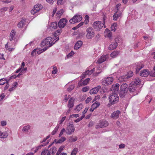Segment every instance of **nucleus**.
I'll return each mask as SVG.
<instances>
[{
  "instance_id": "603ef678",
  "label": "nucleus",
  "mask_w": 155,
  "mask_h": 155,
  "mask_svg": "<svg viewBox=\"0 0 155 155\" xmlns=\"http://www.w3.org/2000/svg\"><path fill=\"white\" fill-rule=\"evenodd\" d=\"M64 128H63L61 131L59 135V137H60L63 134V133L65 131Z\"/></svg>"
},
{
  "instance_id": "f257e3e1",
  "label": "nucleus",
  "mask_w": 155,
  "mask_h": 155,
  "mask_svg": "<svg viewBox=\"0 0 155 155\" xmlns=\"http://www.w3.org/2000/svg\"><path fill=\"white\" fill-rule=\"evenodd\" d=\"M141 81L139 78L135 79V81L130 83L128 87V91L134 95L137 94L139 92Z\"/></svg>"
},
{
  "instance_id": "bb28decb",
  "label": "nucleus",
  "mask_w": 155,
  "mask_h": 155,
  "mask_svg": "<svg viewBox=\"0 0 155 155\" xmlns=\"http://www.w3.org/2000/svg\"><path fill=\"white\" fill-rule=\"evenodd\" d=\"M66 140V138L64 137H62L61 139H60L59 140L57 141L56 142V144H57L59 143H61L64 141H65Z\"/></svg>"
},
{
  "instance_id": "c03bdc74",
  "label": "nucleus",
  "mask_w": 155,
  "mask_h": 155,
  "mask_svg": "<svg viewBox=\"0 0 155 155\" xmlns=\"http://www.w3.org/2000/svg\"><path fill=\"white\" fill-rule=\"evenodd\" d=\"M64 11L62 9H61L60 11L57 12V14L58 16H61L63 13Z\"/></svg>"
},
{
  "instance_id": "49530a36",
  "label": "nucleus",
  "mask_w": 155,
  "mask_h": 155,
  "mask_svg": "<svg viewBox=\"0 0 155 155\" xmlns=\"http://www.w3.org/2000/svg\"><path fill=\"white\" fill-rule=\"evenodd\" d=\"M74 52L71 51L70 53H69L68 54L67 56V58H70L73 56V55L74 54Z\"/></svg>"
},
{
  "instance_id": "864d4df0",
  "label": "nucleus",
  "mask_w": 155,
  "mask_h": 155,
  "mask_svg": "<svg viewBox=\"0 0 155 155\" xmlns=\"http://www.w3.org/2000/svg\"><path fill=\"white\" fill-rule=\"evenodd\" d=\"M79 114H73L71 115L70 116V118H71V117L72 118L73 117H79Z\"/></svg>"
},
{
  "instance_id": "0eeeda50",
  "label": "nucleus",
  "mask_w": 155,
  "mask_h": 155,
  "mask_svg": "<svg viewBox=\"0 0 155 155\" xmlns=\"http://www.w3.org/2000/svg\"><path fill=\"white\" fill-rule=\"evenodd\" d=\"M108 123L106 120H102L99 122L97 124V125H96V128H99L102 127H104L108 126Z\"/></svg>"
},
{
  "instance_id": "39448f33",
  "label": "nucleus",
  "mask_w": 155,
  "mask_h": 155,
  "mask_svg": "<svg viewBox=\"0 0 155 155\" xmlns=\"http://www.w3.org/2000/svg\"><path fill=\"white\" fill-rule=\"evenodd\" d=\"M86 31L87 33L86 37L88 39H91L94 37L95 35V33L94 29L91 27H89L87 29Z\"/></svg>"
},
{
  "instance_id": "680f3d73",
  "label": "nucleus",
  "mask_w": 155,
  "mask_h": 155,
  "mask_svg": "<svg viewBox=\"0 0 155 155\" xmlns=\"http://www.w3.org/2000/svg\"><path fill=\"white\" fill-rule=\"evenodd\" d=\"M18 85V83L17 82H15L12 85V87H13L15 89V87H16L17 85Z\"/></svg>"
},
{
  "instance_id": "9b49d317",
  "label": "nucleus",
  "mask_w": 155,
  "mask_h": 155,
  "mask_svg": "<svg viewBox=\"0 0 155 155\" xmlns=\"http://www.w3.org/2000/svg\"><path fill=\"white\" fill-rule=\"evenodd\" d=\"M95 68H93L91 71L87 70L85 72H84L82 75L80 77V78H85L87 76H89V75L92 74L95 71Z\"/></svg>"
},
{
  "instance_id": "20e7f679",
  "label": "nucleus",
  "mask_w": 155,
  "mask_h": 155,
  "mask_svg": "<svg viewBox=\"0 0 155 155\" xmlns=\"http://www.w3.org/2000/svg\"><path fill=\"white\" fill-rule=\"evenodd\" d=\"M109 102L111 105L117 103L119 100V97L117 94L112 93L109 98Z\"/></svg>"
},
{
  "instance_id": "4d7b16f0",
  "label": "nucleus",
  "mask_w": 155,
  "mask_h": 155,
  "mask_svg": "<svg viewBox=\"0 0 155 155\" xmlns=\"http://www.w3.org/2000/svg\"><path fill=\"white\" fill-rule=\"evenodd\" d=\"M88 109V108H85L84 110L82 112V116H83V115L84 116V117H85V114L87 112Z\"/></svg>"
},
{
  "instance_id": "423d86ee",
  "label": "nucleus",
  "mask_w": 155,
  "mask_h": 155,
  "mask_svg": "<svg viewBox=\"0 0 155 155\" xmlns=\"http://www.w3.org/2000/svg\"><path fill=\"white\" fill-rule=\"evenodd\" d=\"M82 19V17L81 16L79 15H76L69 20V22L71 24H74L77 22H79Z\"/></svg>"
},
{
  "instance_id": "4c0bfd02",
  "label": "nucleus",
  "mask_w": 155,
  "mask_h": 155,
  "mask_svg": "<svg viewBox=\"0 0 155 155\" xmlns=\"http://www.w3.org/2000/svg\"><path fill=\"white\" fill-rule=\"evenodd\" d=\"M134 74L132 71H130L127 73V76L126 78H130L133 76Z\"/></svg>"
},
{
  "instance_id": "4468645a",
  "label": "nucleus",
  "mask_w": 155,
  "mask_h": 155,
  "mask_svg": "<svg viewBox=\"0 0 155 155\" xmlns=\"http://www.w3.org/2000/svg\"><path fill=\"white\" fill-rule=\"evenodd\" d=\"M120 85L118 83H117L115 85H113L111 88L110 89L112 91V93H116L117 92L119 91Z\"/></svg>"
},
{
  "instance_id": "aec40b11",
  "label": "nucleus",
  "mask_w": 155,
  "mask_h": 155,
  "mask_svg": "<svg viewBox=\"0 0 155 155\" xmlns=\"http://www.w3.org/2000/svg\"><path fill=\"white\" fill-rule=\"evenodd\" d=\"M117 46V43L116 42H114L110 44L109 47V49L110 50L115 49Z\"/></svg>"
},
{
  "instance_id": "c756f323",
  "label": "nucleus",
  "mask_w": 155,
  "mask_h": 155,
  "mask_svg": "<svg viewBox=\"0 0 155 155\" xmlns=\"http://www.w3.org/2000/svg\"><path fill=\"white\" fill-rule=\"evenodd\" d=\"M77 140V138L75 136L74 138L73 136L69 138V141L70 142H74Z\"/></svg>"
},
{
  "instance_id": "72a5a7b5",
  "label": "nucleus",
  "mask_w": 155,
  "mask_h": 155,
  "mask_svg": "<svg viewBox=\"0 0 155 155\" xmlns=\"http://www.w3.org/2000/svg\"><path fill=\"white\" fill-rule=\"evenodd\" d=\"M59 128V126L57 125V126L55 127L54 130L51 133V134L52 135H54L55 134V133L57 132Z\"/></svg>"
},
{
  "instance_id": "6e6d98bb",
  "label": "nucleus",
  "mask_w": 155,
  "mask_h": 155,
  "mask_svg": "<svg viewBox=\"0 0 155 155\" xmlns=\"http://www.w3.org/2000/svg\"><path fill=\"white\" fill-rule=\"evenodd\" d=\"M5 95L4 93L0 95V98H1L0 101H2V99H3L5 97Z\"/></svg>"
},
{
  "instance_id": "9d476101",
  "label": "nucleus",
  "mask_w": 155,
  "mask_h": 155,
  "mask_svg": "<svg viewBox=\"0 0 155 155\" xmlns=\"http://www.w3.org/2000/svg\"><path fill=\"white\" fill-rule=\"evenodd\" d=\"M84 78H82L80 81L78 83V85L79 86L87 85L89 82L90 78H86L84 79Z\"/></svg>"
},
{
  "instance_id": "0e129e2a",
  "label": "nucleus",
  "mask_w": 155,
  "mask_h": 155,
  "mask_svg": "<svg viewBox=\"0 0 155 155\" xmlns=\"http://www.w3.org/2000/svg\"><path fill=\"white\" fill-rule=\"evenodd\" d=\"M125 145L124 144H121L119 145V148L120 149H122L124 148Z\"/></svg>"
},
{
  "instance_id": "c85d7f7f",
  "label": "nucleus",
  "mask_w": 155,
  "mask_h": 155,
  "mask_svg": "<svg viewBox=\"0 0 155 155\" xmlns=\"http://www.w3.org/2000/svg\"><path fill=\"white\" fill-rule=\"evenodd\" d=\"M49 41H48L47 40L45 39L44 41H43L41 42V45L43 46H45L47 45H48L50 43Z\"/></svg>"
},
{
  "instance_id": "052dcab7",
  "label": "nucleus",
  "mask_w": 155,
  "mask_h": 155,
  "mask_svg": "<svg viewBox=\"0 0 155 155\" xmlns=\"http://www.w3.org/2000/svg\"><path fill=\"white\" fill-rule=\"evenodd\" d=\"M7 8L6 7H4L0 9V11L2 12L4 11H5L7 10Z\"/></svg>"
},
{
  "instance_id": "f8f14e48",
  "label": "nucleus",
  "mask_w": 155,
  "mask_h": 155,
  "mask_svg": "<svg viewBox=\"0 0 155 155\" xmlns=\"http://www.w3.org/2000/svg\"><path fill=\"white\" fill-rule=\"evenodd\" d=\"M150 74V72L148 70L144 69L141 71L140 75L141 77H146Z\"/></svg>"
},
{
  "instance_id": "6ab92c4d",
  "label": "nucleus",
  "mask_w": 155,
  "mask_h": 155,
  "mask_svg": "<svg viewBox=\"0 0 155 155\" xmlns=\"http://www.w3.org/2000/svg\"><path fill=\"white\" fill-rule=\"evenodd\" d=\"M83 42L82 41H78L75 44L74 48V49L75 50L78 49L81 46Z\"/></svg>"
},
{
  "instance_id": "338daca9",
  "label": "nucleus",
  "mask_w": 155,
  "mask_h": 155,
  "mask_svg": "<svg viewBox=\"0 0 155 155\" xmlns=\"http://www.w3.org/2000/svg\"><path fill=\"white\" fill-rule=\"evenodd\" d=\"M37 12H38L36 11L35 10L34 8L31 11V13L33 15L35 14Z\"/></svg>"
},
{
  "instance_id": "a211bd4d",
  "label": "nucleus",
  "mask_w": 155,
  "mask_h": 155,
  "mask_svg": "<svg viewBox=\"0 0 155 155\" xmlns=\"http://www.w3.org/2000/svg\"><path fill=\"white\" fill-rule=\"evenodd\" d=\"M57 151V148L55 147H53L51 148L47 154V155H53Z\"/></svg>"
},
{
  "instance_id": "e2e57ef3",
  "label": "nucleus",
  "mask_w": 155,
  "mask_h": 155,
  "mask_svg": "<svg viewBox=\"0 0 155 155\" xmlns=\"http://www.w3.org/2000/svg\"><path fill=\"white\" fill-rule=\"evenodd\" d=\"M57 9L56 8H55L53 10V14L52 15V17H53L54 16V14L56 13V12L57 11Z\"/></svg>"
},
{
  "instance_id": "09e8293b",
  "label": "nucleus",
  "mask_w": 155,
  "mask_h": 155,
  "mask_svg": "<svg viewBox=\"0 0 155 155\" xmlns=\"http://www.w3.org/2000/svg\"><path fill=\"white\" fill-rule=\"evenodd\" d=\"M48 150L46 149L43 150L41 153V155H45L47 153Z\"/></svg>"
},
{
  "instance_id": "37998d69",
  "label": "nucleus",
  "mask_w": 155,
  "mask_h": 155,
  "mask_svg": "<svg viewBox=\"0 0 155 155\" xmlns=\"http://www.w3.org/2000/svg\"><path fill=\"white\" fill-rule=\"evenodd\" d=\"M11 78H10V79H9V80H10ZM9 80L8 81H7V80H6V83H7V84L5 86V87H4V91L6 90L9 87V84L8 83V81H9Z\"/></svg>"
},
{
  "instance_id": "6e6552de",
  "label": "nucleus",
  "mask_w": 155,
  "mask_h": 155,
  "mask_svg": "<svg viewBox=\"0 0 155 155\" xmlns=\"http://www.w3.org/2000/svg\"><path fill=\"white\" fill-rule=\"evenodd\" d=\"M75 130V128L73 124H70L69 126L67 127L66 131L67 134L70 135Z\"/></svg>"
},
{
  "instance_id": "5701e85b",
  "label": "nucleus",
  "mask_w": 155,
  "mask_h": 155,
  "mask_svg": "<svg viewBox=\"0 0 155 155\" xmlns=\"http://www.w3.org/2000/svg\"><path fill=\"white\" fill-rule=\"evenodd\" d=\"M15 30L13 29L12 30L10 35L9 40L10 41H12L13 40L14 37L15 35Z\"/></svg>"
},
{
  "instance_id": "412c9836",
  "label": "nucleus",
  "mask_w": 155,
  "mask_h": 155,
  "mask_svg": "<svg viewBox=\"0 0 155 155\" xmlns=\"http://www.w3.org/2000/svg\"><path fill=\"white\" fill-rule=\"evenodd\" d=\"M68 107L70 109L74 105V101H73V99L72 98H71L68 101Z\"/></svg>"
},
{
  "instance_id": "c9c22d12",
  "label": "nucleus",
  "mask_w": 155,
  "mask_h": 155,
  "mask_svg": "<svg viewBox=\"0 0 155 155\" xmlns=\"http://www.w3.org/2000/svg\"><path fill=\"white\" fill-rule=\"evenodd\" d=\"M51 26L55 29H56L58 27L57 22H52L51 24Z\"/></svg>"
},
{
  "instance_id": "a878e982",
  "label": "nucleus",
  "mask_w": 155,
  "mask_h": 155,
  "mask_svg": "<svg viewBox=\"0 0 155 155\" xmlns=\"http://www.w3.org/2000/svg\"><path fill=\"white\" fill-rule=\"evenodd\" d=\"M100 105V103L98 101L95 102L91 106V107L94 108V109H96Z\"/></svg>"
},
{
  "instance_id": "4be33fe9",
  "label": "nucleus",
  "mask_w": 155,
  "mask_h": 155,
  "mask_svg": "<svg viewBox=\"0 0 155 155\" xmlns=\"http://www.w3.org/2000/svg\"><path fill=\"white\" fill-rule=\"evenodd\" d=\"M42 8L43 6L41 4H38L35 5L34 8L35 10L37 12H38Z\"/></svg>"
},
{
  "instance_id": "3c124183",
  "label": "nucleus",
  "mask_w": 155,
  "mask_h": 155,
  "mask_svg": "<svg viewBox=\"0 0 155 155\" xmlns=\"http://www.w3.org/2000/svg\"><path fill=\"white\" fill-rule=\"evenodd\" d=\"M89 90V88L87 87H83L82 88V91L84 92H86Z\"/></svg>"
},
{
  "instance_id": "b1692460",
  "label": "nucleus",
  "mask_w": 155,
  "mask_h": 155,
  "mask_svg": "<svg viewBox=\"0 0 155 155\" xmlns=\"http://www.w3.org/2000/svg\"><path fill=\"white\" fill-rule=\"evenodd\" d=\"M8 134L7 132H2L0 131V138H5L7 137Z\"/></svg>"
},
{
  "instance_id": "8fccbe9b",
  "label": "nucleus",
  "mask_w": 155,
  "mask_h": 155,
  "mask_svg": "<svg viewBox=\"0 0 155 155\" xmlns=\"http://www.w3.org/2000/svg\"><path fill=\"white\" fill-rule=\"evenodd\" d=\"M117 12H116L114 14L113 16V17L114 18L113 19H114V20H115V21H116L117 20V19L118 17L117 15Z\"/></svg>"
},
{
  "instance_id": "7ed1b4c3",
  "label": "nucleus",
  "mask_w": 155,
  "mask_h": 155,
  "mask_svg": "<svg viewBox=\"0 0 155 155\" xmlns=\"http://www.w3.org/2000/svg\"><path fill=\"white\" fill-rule=\"evenodd\" d=\"M107 17L104 15L103 17V23H101L100 21H96L94 22L93 27L96 31H100L103 26V25L105 23V20Z\"/></svg>"
},
{
  "instance_id": "f704fd0d",
  "label": "nucleus",
  "mask_w": 155,
  "mask_h": 155,
  "mask_svg": "<svg viewBox=\"0 0 155 155\" xmlns=\"http://www.w3.org/2000/svg\"><path fill=\"white\" fill-rule=\"evenodd\" d=\"M30 126L29 125L25 126L24 127L22 131L24 132H28V130L30 128Z\"/></svg>"
},
{
  "instance_id": "bf43d9fd",
  "label": "nucleus",
  "mask_w": 155,
  "mask_h": 155,
  "mask_svg": "<svg viewBox=\"0 0 155 155\" xmlns=\"http://www.w3.org/2000/svg\"><path fill=\"white\" fill-rule=\"evenodd\" d=\"M38 50V49H34L32 51L31 55L32 56H33L34 55V53L35 52V54L36 53V51Z\"/></svg>"
},
{
  "instance_id": "ea45409f",
  "label": "nucleus",
  "mask_w": 155,
  "mask_h": 155,
  "mask_svg": "<svg viewBox=\"0 0 155 155\" xmlns=\"http://www.w3.org/2000/svg\"><path fill=\"white\" fill-rule=\"evenodd\" d=\"M24 21L21 20L18 24V28H22L24 25Z\"/></svg>"
},
{
  "instance_id": "de8ad7c7",
  "label": "nucleus",
  "mask_w": 155,
  "mask_h": 155,
  "mask_svg": "<svg viewBox=\"0 0 155 155\" xmlns=\"http://www.w3.org/2000/svg\"><path fill=\"white\" fill-rule=\"evenodd\" d=\"M74 87V86L73 85H71L68 88L67 90L68 91H71Z\"/></svg>"
},
{
  "instance_id": "7c9ffc66",
  "label": "nucleus",
  "mask_w": 155,
  "mask_h": 155,
  "mask_svg": "<svg viewBox=\"0 0 155 155\" xmlns=\"http://www.w3.org/2000/svg\"><path fill=\"white\" fill-rule=\"evenodd\" d=\"M64 146H61L59 148L58 150L56 153V155H59L61 151L63 150Z\"/></svg>"
},
{
  "instance_id": "13d9d810",
  "label": "nucleus",
  "mask_w": 155,
  "mask_h": 155,
  "mask_svg": "<svg viewBox=\"0 0 155 155\" xmlns=\"http://www.w3.org/2000/svg\"><path fill=\"white\" fill-rule=\"evenodd\" d=\"M6 124V122L5 121H2L1 122V125L2 126H5Z\"/></svg>"
},
{
  "instance_id": "2f4dec72",
  "label": "nucleus",
  "mask_w": 155,
  "mask_h": 155,
  "mask_svg": "<svg viewBox=\"0 0 155 155\" xmlns=\"http://www.w3.org/2000/svg\"><path fill=\"white\" fill-rule=\"evenodd\" d=\"M27 70V68H24V69H23L22 71L19 73V74H18L14 78H16L17 77H18L20 76L21 75L23 74V72L24 71H26Z\"/></svg>"
},
{
  "instance_id": "a18cd8bd",
  "label": "nucleus",
  "mask_w": 155,
  "mask_h": 155,
  "mask_svg": "<svg viewBox=\"0 0 155 155\" xmlns=\"http://www.w3.org/2000/svg\"><path fill=\"white\" fill-rule=\"evenodd\" d=\"M84 117V116L83 115V116H82L80 118H79L78 119H77L76 120H74V122H75L76 123H77L79 121L82 120Z\"/></svg>"
},
{
  "instance_id": "f3484780",
  "label": "nucleus",
  "mask_w": 155,
  "mask_h": 155,
  "mask_svg": "<svg viewBox=\"0 0 155 155\" xmlns=\"http://www.w3.org/2000/svg\"><path fill=\"white\" fill-rule=\"evenodd\" d=\"M113 78H106V79L102 82V84L104 85H108L110 84L113 81Z\"/></svg>"
},
{
  "instance_id": "393cba45",
  "label": "nucleus",
  "mask_w": 155,
  "mask_h": 155,
  "mask_svg": "<svg viewBox=\"0 0 155 155\" xmlns=\"http://www.w3.org/2000/svg\"><path fill=\"white\" fill-rule=\"evenodd\" d=\"M119 53L120 51H114L110 54V56L111 57L115 58L119 54Z\"/></svg>"
},
{
  "instance_id": "f03ea898",
  "label": "nucleus",
  "mask_w": 155,
  "mask_h": 155,
  "mask_svg": "<svg viewBox=\"0 0 155 155\" xmlns=\"http://www.w3.org/2000/svg\"><path fill=\"white\" fill-rule=\"evenodd\" d=\"M127 87V84L126 83L123 84L120 86V89L118 91V94L120 98H124L127 95L128 92Z\"/></svg>"
},
{
  "instance_id": "79ce46f5",
  "label": "nucleus",
  "mask_w": 155,
  "mask_h": 155,
  "mask_svg": "<svg viewBox=\"0 0 155 155\" xmlns=\"http://www.w3.org/2000/svg\"><path fill=\"white\" fill-rule=\"evenodd\" d=\"M5 78H2L0 79V85H3L6 82V80L5 79Z\"/></svg>"
},
{
  "instance_id": "473e14b6",
  "label": "nucleus",
  "mask_w": 155,
  "mask_h": 155,
  "mask_svg": "<svg viewBox=\"0 0 155 155\" xmlns=\"http://www.w3.org/2000/svg\"><path fill=\"white\" fill-rule=\"evenodd\" d=\"M83 106L81 104H80L77 106L74 110H77L78 111H80L82 108Z\"/></svg>"
},
{
  "instance_id": "58836bf2",
  "label": "nucleus",
  "mask_w": 155,
  "mask_h": 155,
  "mask_svg": "<svg viewBox=\"0 0 155 155\" xmlns=\"http://www.w3.org/2000/svg\"><path fill=\"white\" fill-rule=\"evenodd\" d=\"M85 20L84 22L85 24L87 25L88 23L89 22V17L88 15H85Z\"/></svg>"
},
{
  "instance_id": "cd10ccee",
  "label": "nucleus",
  "mask_w": 155,
  "mask_h": 155,
  "mask_svg": "<svg viewBox=\"0 0 155 155\" xmlns=\"http://www.w3.org/2000/svg\"><path fill=\"white\" fill-rule=\"evenodd\" d=\"M105 32L107 33L108 37L110 38L112 36V33L108 28L105 29Z\"/></svg>"
},
{
  "instance_id": "774afa93",
  "label": "nucleus",
  "mask_w": 155,
  "mask_h": 155,
  "mask_svg": "<svg viewBox=\"0 0 155 155\" xmlns=\"http://www.w3.org/2000/svg\"><path fill=\"white\" fill-rule=\"evenodd\" d=\"M66 117H64L62 118L61 120L60 121V124H61L63 123V122L64 120Z\"/></svg>"
},
{
  "instance_id": "1a4fd4ad",
  "label": "nucleus",
  "mask_w": 155,
  "mask_h": 155,
  "mask_svg": "<svg viewBox=\"0 0 155 155\" xmlns=\"http://www.w3.org/2000/svg\"><path fill=\"white\" fill-rule=\"evenodd\" d=\"M68 22V20L66 18H62L59 21L58 25L59 28H62L64 27Z\"/></svg>"
},
{
  "instance_id": "dca6fc26",
  "label": "nucleus",
  "mask_w": 155,
  "mask_h": 155,
  "mask_svg": "<svg viewBox=\"0 0 155 155\" xmlns=\"http://www.w3.org/2000/svg\"><path fill=\"white\" fill-rule=\"evenodd\" d=\"M109 58L108 55H102L100 58L99 59L97 62H98L99 64H101L104 62L107 59Z\"/></svg>"
},
{
  "instance_id": "e433bc0d",
  "label": "nucleus",
  "mask_w": 155,
  "mask_h": 155,
  "mask_svg": "<svg viewBox=\"0 0 155 155\" xmlns=\"http://www.w3.org/2000/svg\"><path fill=\"white\" fill-rule=\"evenodd\" d=\"M150 75L151 76L155 77V67H154L153 70L150 73Z\"/></svg>"
},
{
  "instance_id": "2eb2a0df",
  "label": "nucleus",
  "mask_w": 155,
  "mask_h": 155,
  "mask_svg": "<svg viewBox=\"0 0 155 155\" xmlns=\"http://www.w3.org/2000/svg\"><path fill=\"white\" fill-rule=\"evenodd\" d=\"M120 113V110H117L115 111L111 114L110 117L113 119H116L118 118Z\"/></svg>"
},
{
  "instance_id": "a19ab883",
  "label": "nucleus",
  "mask_w": 155,
  "mask_h": 155,
  "mask_svg": "<svg viewBox=\"0 0 155 155\" xmlns=\"http://www.w3.org/2000/svg\"><path fill=\"white\" fill-rule=\"evenodd\" d=\"M142 68V67L140 66L137 65L136 68V72L137 74L139 72L140 69Z\"/></svg>"
},
{
  "instance_id": "69168bd1",
  "label": "nucleus",
  "mask_w": 155,
  "mask_h": 155,
  "mask_svg": "<svg viewBox=\"0 0 155 155\" xmlns=\"http://www.w3.org/2000/svg\"><path fill=\"white\" fill-rule=\"evenodd\" d=\"M94 123L92 121L90 122L89 124L88 125V126L89 127H92L94 124Z\"/></svg>"
},
{
  "instance_id": "5fc2aeb1",
  "label": "nucleus",
  "mask_w": 155,
  "mask_h": 155,
  "mask_svg": "<svg viewBox=\"0 0 155 155\" xmlns=\"http://www.w3.org/2000/svg\"><path fill=\"white\" fill-rule=\"evenodd\" d=\"M92 99L91 98V97H87V98L85 100V103L86 104H87L89 103V102Z\"/></svg>"
},
{
  "instance_id": "ddd939ff",
  "label": "nucleus",
  "mask_w": 155,
  "mask_h": 155,
  "mask_svg": "<svg viewBox=\"0 0 155 155\" xmlns=\"http://www.w3.org/2000/svg\"><path fill=\"white\" fill-rule=\"evenodd\" d=\"M101 87V86L98 85L96 87L91 89L90 91V94H97Z\"/></svg>"
}]
</instances>
